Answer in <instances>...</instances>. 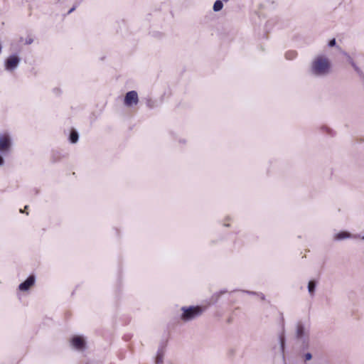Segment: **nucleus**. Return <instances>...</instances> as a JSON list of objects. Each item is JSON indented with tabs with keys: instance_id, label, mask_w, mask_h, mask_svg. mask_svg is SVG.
<instances>
[{
	"instance_id": "24",
	"label": "nucleus",
	"mask_w": 364,
	"mask_h": 364,
	"mask_svg": "<svg viewBox=\"0 0 364 364\" xmlns=\"http://www.w3.org/2000/svg\"><path fill=\"white\" fill-rule=\"evenodd\" d=\"M247 293L250 294H256V292L255 291H246Z\"/></svg>"
},
{
	"instance_id": "9",
	"label": "nucleus",
	"mask_w": 364,
	"mask_h": 364,
	"mask_svg": "<svg viewBox=\"0 0 364 364\" xmlns=\"http://www.w3.org/2000/svg\"><path fill=\"white\" fill-rule=\"evenodd\" d=\"M357 237V236H352V235L347 231H341L335 235L334 239L336 240H342L344 239L350 238V237Z\"/></svg>"
},
{
	"instance_id": "17",
	"label": "nucleus",
	"mask_w": 364,
	"mask_h": 364,
	"mask_svg": "<svg viewBox=\"0 0 364 364\" xmlns=\"http://www.w3.org/2000/svg\"><path fill=\"white\" fill-rule=\"evenodd\" d=\"M336 41L335 38H332L331 40H330L328 41V46L329 47H333V46H336Z\"/></svg>"
},
{
	"instance_id": "1",
	"label": "nucleus",
	"mask_w": 364,
	"mask_h": 364,
	"mask_svg": "<svg viewBox=\"0 0 364 364\" xmlns=\"http://www.w3.org/2000/svg\"><path fill=\"white\" fill-rule=\"evenodd\" d=\"M331 69L330 60L323 55H318L311 62L310 73L316 77H323L330 73Z\"/></svg>"
},
{
	"instance_id": "20",
	"label": "nucleus",
	"mask_w": 364,
	"mask_h": 364,
	"mask_svg": "<svg viewBox=\"0 0 364 364\" xmlns=\"http://www.w3.org/2000/svg\"><path fill=\"white\" fill-rule=\"evenodd\" d=\"M345 55L347 56L348 61L351 65V62H354V60H353V58L349 55H348L346 53Z\"/></svg>"
},
{
	"instance_id": "5",
	"label": "nucleus",
	"mask_w": 364,
	"mask_h": 364,
	"mask_svg": "<svg viewBox=\"0 0 364 364\" xmlns=\"http://www.w3.org/2000/svg\"><path fill=\"white\" fill-rule=\"evenodd\" d=\"M20 61L21 59L17 55H11L6 60L5 68L7 70H14L18 67Z\"/></svg>"
},
{
	"instance_id": "21",
	"label": "nucleus",
	"mask_w": 364,
	"mask_h": 364,
	"mask_svg": "<svg viewBox=\"0 0 364 364\" xmlns=\"http://www.w3.org/2000/svg\"><path fill=\"white\" fill-rule=\"evenodd\" d=\"M75 9H76V6H74L73 7H72V8L68 11V14H71L73 11H75Z\"/></svg>"
},
{
	"instance_id": "26",
	"label": "nucleus",
	"mask_w": 364,
	"mask_h": 364,
	"mask_svg": "<svg viewBox=\"0 0 364 364\" xmlns=\"http://www.w3.org/2000/svg\"><path fill=\"white\" fill-rule=\"evenodd\" d=\"M358 237H360V236H358ZM360 238L364 240V235L362 237H360Z\"/></svg>"
},
{
	"instance_id": "23",
	"label": "nucleus",
	"mask_w": 364,
	"mask_h": 364,
	"mask_svg": "<svg viewBox=\"0 0 364 364\" xmlns=\"http://www.w3.org/2000/svg\"><path fill=\"white\" fill-rule=\"evenodd\" d=\"M351 66H352L354 69H355V68H357V67H358L355 62H351Z\"/></svg>"
},
{
	"instance_id": "4",
	"label": "nucleus",
	"mask_w": 364,
	"mask_h": 364,
	"mask_svg": "<svg viewBox=\"0 0 364 364\" xmlns=\"http://www.w3.org/2000/svg\"><path fill=\"white\" fill-rule=\"evenodd\" d=\"M139 102L138 94L136 91L132 90L126 93L124 99V103L127 107L135 105Z\"/></svg>"
},
{
	"instance_id": "8",
	"label": "nucleus",
	"mask_w": 364,
	"mask_h": 364,
	"mask_svg": "<svg viewBox=\"0 0 364 364\" xmlns=\"http://www.w3.org/2000/svg\"><path fill=\"white\" fill-rule=\"evenodd\" d=\"M36 278L35 276L31 274L30 275L24 282L21 283L18 286V289L21 291H27L34 284H35Z\"/></svg>"
},
{
	"instance_id": "18",
	"label": "nucleus",
	"mask_w": 364,
	"mask_h": 364,
	"mask_svg": "<svg viewBox=\"0 0 364 364\" xmlns=\"http://www.w3.org/2000/svg\"><path fill=\"white\" fill-rule=\"evenodd\" d=\"M354 70L361 77H364V73L359 67L355 68Z\"/></svg>"
},
{
	"instance_id": "25",
	"label": "nucleus",
	"mask_w": 364,
	"mask_h": 364,
	"mask_svg": "<svg viewBox=\"0 0 364 364\" xmlns=\"http://www.w3.org/2000/svg\"><path fill=\"white\" fill-rule=\"evenodd\" d=\"M261 299H262V300H264V299H265V297H264V294H262V295H261Z\"/></svg>"
},
{
	"instance_id": "11",
	"label": "nucleus",
	"mask_w": 364,
	"mask_h": 364,
	"mask_svg": "<svg viewBox=\"0 0 364 364\" xmlns=\"http://www.w3.org/2000/svg\"><path fill=\"white\" fill-rule=\"evenodd\" d=\"M316 287V282L314 280H310L308 283V291L311 296H313L314 294Z\"/></svg>"
},
{
	"instance_id": "14",
	"label": "nucleus",
	"mask_w": 364,
	"mask_h": 364,
	"mask_svg": "<svg viewBox=\"0 0 364 364\" xmlns=\"http://www.w3.org/2000/svg\"><path fill=\"white\" fill-rule=\"evenodd\" d=\"M285 343H286V341H285L284 336H281L279 337V343H280V348H281V350L283 354L284 353V349H285Z\"/></svg>"
},
{
	"instance_id": "12",
	"label": "nucleus",
	"mask_w": 364,
	"mask_h": 364,
	"mask_svg": "<svg viewBox=\"0 0 364 364\" xmlns=\"http://www.w3.org/2000/svg\"><path fill=\"white\" fill-rule=\"evenodd\" d=\"M164 353L162 349H159L157 352L155 363L156 364H162L164 360Z\"/></svg>"
},
{
	"instance_id": "2",
	"label": "nucleus",
	"mask_w": 364,
	"mask_h": 364,
	"mask_svg": "<svg viewBox=\"0 0 364 364\" xmlns=\"http://www.w3.org/2000/svg\"><path fill=\"white\" fill-rule=\"evenodd\" d=\"M295 338L300 342L302 350L309 348V332L301 321L296 323Z\"/></svg>"
},
{
	"instance_id": "22",
	"label": "nucleus",
	"mask_w": 364,
	"mask_h": 364,
	"mask_svg": "<svg viewBox=\"0 0 364 364\" xmlns=\"http://www.w3.org/2000/svg\"><path fill=\"white\" fill-rule=\"evenodd\" d=\"M4 162V158L0 156V166L3 165Z\"/></svg>"
},
{
	"instance_id": "10",
	"label": "nucleus",
	"mask_w": 364,
	"mask_h": 364,
	"mask_svg": "<svg viewBox=\"0 0 364 364\" xmlns=\"http://www.w3.org/2000/svg\"><path fill=\"white\" fill-rule=\"evenodd\" d=\"M78 139H79L78 132L76 130L73 129L70 132V136H69V140H70V143H72V144L77 143L78 141Z\"/></svg>"
},
{
	"instance_id": "13",
	"label": "nucleus",
	"mask_w": 364,
	"mask_h": 364,
	"mask_svg": "<svg viewBox=\"0 0 364 364\" xmlns=\"http://www.w3.org/2000/svg\"><path fill=\"white\" fill-rule=\"evenodd\" d=\"M223 7V3L221 0H217L213 4V9L215 12H218L222 10Z\"/></svg>"
},
{
	"instance_id": "16",
	"label": "nucleus",
	"mask_w": 364,
	"mask_h": 364,
	"mask_svg": "<svg viewBox=\"0 0 364 364\" xmlns=\"http://www.w3.org/2000/svg\"><path fill=\"white\" fill-rule=\"evenodd\" d=\"M312 359V354L311 353H306L304 355V360L305 362L311 360Z\"/></svg>"
},
{
	"instance_id": "6",
	"label": "nucleus",
	"mask_w": 364,
	"mask_h": 364,
	"mask_svg": "<svg viewBox=\"0 0 364 364\" xmlns=\"http://www.w3.org/2000/svg\"><path fill=\"white\" fill-rule=\"evenodd\" d=\"M11 141L9 135H0V152H4L9 149Z\"/></svg>"
},
{
	"instance_id": "15",
	"label": "nucleus",
	"mask_w": 364,
	"mask_h": 364,
	"mask_svg": "<svg viewBox=\"0 0 364 364\" xmlns=\"http://www.w3.org/2000/svg\"><path fill=\"white\" fill-rule=\"evenodd\" d=\"M296 55V52L294 51H289L286 53V58L289 60L294 59Z\"/></svg>"
},
{
	"instance_id": "19",
	"label": "nucleus",
	"mask_w": 364,
	"mask_h": 364,
	"mask_svg": "<svg viewBox=\"0 0 364 364\" xmlns=\"http://www.w3.org/2000/svg\"><path fill=\"white\" fill-rule=\"evenodd\" d=\"M33 42V39L31 38H28L26 40V44L30 45Z\"/></svg>"
},
{
	"instance_id": "7",
	"label": "nucleus",
	"mask_w": 364,
	"mask_h": 364,
	"mask_svg": "<svg viewBox=\"0 0 364 364\" xmlns=\"http://www.w3.org/2000/svg\"><path fill=\"white\" fill-rule=\"evenodd\" d=\"M73 346L77 350H83L85 348L86 342L82 336H75L71 340Z\"/></svg>"
},
{
	"instance_id": "3",
	"label": "nucleus",
	"mask_w": 364,
	"mask_h": 364,
	"mask_svg": "<svg viewBox=\"0 0 364 364\" xmlns=\"http://www.w3.org/2000/svg\"><path fill=\"white\" fill-rule=\"evenodd\" d=\"M181 311L183 313L181 318L183 321H189L200 316L203 312V309L199 306H183Z\"/></svg>"
}]
</instances>
